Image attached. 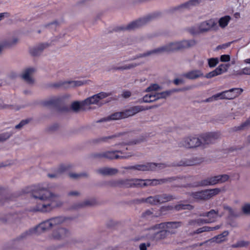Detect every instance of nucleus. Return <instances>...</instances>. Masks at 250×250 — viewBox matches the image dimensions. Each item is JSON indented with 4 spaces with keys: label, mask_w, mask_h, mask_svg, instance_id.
<instances>
[{
    "label": "nucleus",
    "mask_w": 250,
    "mask_h": 250,
    "mask_svg": "<svg viewBox=\"0 0 250 250\" xmlns=\"http://www.w3.org/2000/svg\"><path fill=\"white\" fill-rule=\"evenodd\" d=\"M201 0H189L188 1L182 3L174 8V10L182 11L184 9H189L193 6L198 5Z\"/></svg>",
    "instance_id": "a211bd4d"
},
{
    "label": "nucleus",
    "mask_w": 250,
    "mask_h": 250,
    "mask_svg": "<svg viewBox=\"0 0 250 250\" xmlns=\"http://www.w3.org/2000/svg\"><path fill=\"white\" fill-rule=\"evenodd\" d=\"M187 30L189 33L193 35L201 34L198 25L197 26H194L189 27L188 28Z\"/></svg>",
    "instance_id": "8fccbe9b"
},
{
    "label": "nucleus",
    "mask_w": 250,
    "mask_h": 250,
    "mask_svg": "<svg viewBox=\"0 0 250 250\" xmlns=\"http://www.w3.org/2000/svg\"><path fill=\"white\" fill-rule=\"evenodd\" d=\"M195 41L191 40L172 42L167 43V44L169 52H173L193 46L195 44Z\"/></svg>",
    "instance_id": "423d86ee"
},
{
    "label": "nucleus",
    "mask_w": 250,
    "mask_h": 250,
    "mask_svg": "<svg viewBox=\"0 0 250 250\" xmlns=\"http://www.w3.org/2000/svg\"><path fill=\"white\" fill-rule=\"evenodd\" d=\"M230 19V17L229 16H226L221 18L218 21L219 26L221 28H225L228 25Z\"/></svg>",
    "instance_id": "e433bc0d"
},
{
    "label": "nucleus",
    "mask_w": 250,
    "mask_h": 250,
    "mask_svg": "<svg viewBox=\"0 0 250 250\" xmlns=\"http://www.w3.org/2000/svg\"><path fill=\"white\" fill-rule=\"evenodd\" d=\"M197 158H191L189 159L182 160L178 162H173L170 165L166 164H157V166L160 169L165 168L167 167H187L194 166L198 164Z\"/></svg>",
    "instance_id": "0eeeda50"
},
{
    "label": "nucleus",
    "mask_w": 250,
    "mask_h": 250,
    "mask_svg": "<svg viewBox=\"0 0 250 250\" xmlns=\"http://www.w3.org/2000/svg\"><path fill=\"white\" fill-rule=\"evenodd\" d=\"M218 183L217 176L208 177L198 182V186H213Z\"/></svg>",
    "instance_id": "412c9836"
},
{
    "label": "nucleus",
    "mask_w": 250,
    "mask_h": 250,
    "mask_svg": "<svg viewBox=\"0 0 250 250\" xmlns=\"http://www.w3.org/2000/svg\"><path fill=\"white\" fill-rule=\"evenodd\" d=\"M11 136V133L6 132L0 134V142L8 139Z\"/></svg>",
    "instance_id": "e2e57ef3"
},
{
    "label": "nucleus",
    "mask_w": 250,
    "mask_h": 250,
    "mask_svg": "<svg viewBox=\"0 0 250 250\" xmlns=\"http://www.w3.org/2000/svg\"><path fill=\"white\" fill-rule=\"evenodd\" d=\"M211 214H209L208 215V220L209 223H212L214 222L215 221V219L217 218V216H218V210H215L214 209H211L208 212V213H211Z\"/></svg>",
    "instance_id": "4c0bfd02"
},
{
    "label": "nucleus",
    "mask_w": 250,
    "mask_h": 250,
    "mask_svg": "<svg viewBox=\"0 0 250 250\" xmlns=\"http://www.w3.org/2000/svg\"><path fill=\"white\" fill-rule=\"evenodd\" d=\"M108 185L111 187H119L120 188L119 185V179L111 180L108 182Z\"/></svg>",
    "instance_id": "69168bd1"
},
{
    "label": "nucleus",
    "mask_w": 250,
    "mask_h": 250,
    "mask_svg": "<svg viewBox=\"0 0 250 250\" xmlns=\"http://www.w3.org/2000/svg\"><path fill=\"white\" fill-rule=\"evenodd\" d=\"M218 178V183H223L227 181L229 178V175L227 174H222L217 175Z\"/></svg>",
    "instance_id": "5fc2aeb1"
},
{
    "label": "nucleus",
    "mask_w": 250,
    "mask_h": 250,
    "mask_svg": "<svg viewBox=\"0 0 250 250\" xmlns=\"http://www.w3.org/2000/svg\"><path fill=\"white\" fill-rule=\"evenodd\" d=\"M97 172L103 176H113L119 172L118 169L109 167H104L97 169Z\"/></svg>",
    "instance_id": "6ab92c4d"
},
{
    "label": "nucleus",
    "mask_w": 250,
    "mask_h": 250,
    "mask_svg": "<svg viewBox=\"0 0 250 250\" xmlns=\"http://www.w3.org/2000/svg\"><path fill=\"white\" fill-rule=\"evenodd\" d=\"M243 91V89L240 88H231L224 91V97L227 100L233 99L240 95Z\"/></svg>",
    "instance_id": "f3484780"
},
{
    "label": "nucleus",
    "mask_w": 250,
    "mask_h": 250,
    "mask_svg": "<svg viewBox=\"0 0 250 250\" xmlns=\"http://www.w3.org/2000/svg\"><path fill=\"white\" fill-rule=\"evenodd\" d=\"M70 234L69 230L64 228H60L53 231L52 237L55 240H62L68 237Z\"/></svg>",
    "instance_id": "ddd939ff"
},
{
    "label": "nucleus",
    "mask_w": 250,
    "mask_h": 250,
    "mask_svg": "<svg viewBox=\"0 0 250 250\" xmlns=\"http://www.w3.org/2000/svg\"><path fill=\"white\" fill-rule=\"evenodd\" d=\"M188 79L193 80L203 76V73L200 70H193L183 74Z\"/></svg>",
    "instance_id": "a878e982"
},
{
    "label": "nucleus",
    "mask_w": 250,
    "mask_h": 250,
    "mask_svg": "<svg viewBox=\"0 0 250 250\" xmlns=\"http://www.w3.org/2000/svg\"><path fill=\"white\" fill-rule=\"evenodd\" d=\"M172 93V91H165L162 92H160V95H161V97H162L163 99H166L169 96H170Z\"/></svg>",
    "instance_id": "774afa93"
},
{
    "label": "nucleus",
    "mask_w": 250,
    "mask_h": 250,
    "mask_svg": "<svg viewBox=\"0 0 250 250\" xmlns=\"http://www.w3.org/2000/svg\"><path fill=\"white\" fill-rule=\"evenodd\" d=\"M19 42V39L17 38H14L10 40L4 42V46L6 48H10L16 45Z\"/></svg>",
    "instance_id": "58836bf2"
},
{
    "label": "nucleus",
    "mask_w": 250,
    "mask_h": 250,
    "mask_svg": "<svg viewBox=\"0 0 250 250\" xmlns=\"http://www.w3.org/2000/svg\"><path fill=\"white\" fill-rule=\"evenodd\" d=\"M151 55H153L152 50H150L146 53L140 54L139 55H137L134 58L132 59V60H135L140 58L146 57Z\"/></svg>",
    "instance_id": "0e129e2a"
},
{
    "label": "nucleus",
    "mask_w": 250,
    "mask_h": 250,
    "mask_svg": "<svg viewBox=\"0 0 250 250\" xmlns=\"http://www.w3.org/2000/svg\"><path fill=\"white\" fill-rule=\"evenodd\" d=\"M190 178V176L185 177V176H173L171 177H168L166 178H163L159 179V183L161 184L171 183L176 180H181L184 183L187 182L188 179Z\"/></svg>",
    "instance_id": "5701e85b"
},
{
    "label": "nucleus",
    "mask_w": 250,
    "mask_h": 250,
    "mask_svg": "<svg viewBox=\"0 0 250 250\" xmlns=\"http://www.w3.org/2000/svg\"><path fill=\"white\" fill-rule=\"evenodd\" d=\"M229 234L228 231H224L222 233L212 238V241L217 243H220L226 240V237H227Z\"/></svg>",
    "instance_id": "2f4dec72"
},
{
    "label": "nucleus",
    "mask_w": 250,
    "mask_h": 250,
    "mask_svg": "<svg viewBox=\"0 0 250 250\" xmlns=\"http://www.w3.org/2000/svg\"><path fill=\"white\" fill-rule=\"evenodd\" d=\"M157 163H147L145 165H135L136 170L139 171H152L156 169Z\"/></svg>",
    "instance_id": "393cba45"
},
{
    "label": "nucleus",
    "mask_w": 250,
    "mask_h": 250,
    "mask_svg": "<svg viewBox=\"0 0 250 250\" xmlns=\"http://www.w3.org/2000/svg\"><path fill=\"white\" fill-rule=\"evenodd\" d=\"M198 137L200 147L206 148L214 144L221 137V134L218 132H211L201 134Z\"/></svg>",
    "instance_id": "7ed1b4c3"
},
{
    "label": "nucleus",
    "mask_w": 250,
    "mask_h": 250,
    "mask_svg": "<svg viewBox=\"0 0 250 250\" xmlns=\"http://www.w3.org/2000/svg\"><path fill=\"white\" fill-rule=\"evenodd\" d=\"M36 71V69L33 67H29L25 69L22 75L21 78L28 84L33 85L35 80L31 75Z\"/></svg>",
    "instance_id": "4468645a"
},
{
    "label": "nucleus",
    "mask_w": 250,
    "mask_h": 250,
    "mask_svg": "<svg viewBox=\"0 0 250 250\" xmlns=\"http://www.w3.org/2000/svg\"><path fill=\"white\" fill-rule=\"evenodd\" d=\"M85 208L83 201L76 203L71 206V208L73 209H79Z\"/></svg>",
    "instance_id": "052dcab7"
},
{
    "label": "nucleus",
    "mask_w": 250,
    "mask_h": 250,
    "mask_svg": "<svg viewBox=\"0 0 250 250\" xmlns=\"http://www.w3.org/2000/svg\"><path fill=\"white\" fill-rule=\"evenodd\" d=\"M62 102L61 98L59 97H55L51 98L48 100L42 102V104L44 106H58Z\"/></svg>",
    "instance_id": "4be33fe9"
},
{
    "label": "nucleus",
    "mask_w": 250,
    "mask_h": 250,
    "mask_svg": "<svg viewBox=\"0 0 250 250\" xmlns=\"http://www.w3.org/2000/svg\"><path fill=\"white\" fill-rule=\"evenodd\" d=\"M250 125V118L238 126H235L233 128V131H238L244 130Z\"/></svg>",
    "instance_id": "a19ab883"
},
{
    "label": "nucleus",
    "mask_w": 250,
    "mask_h": 250,
    "mask_svg": "<svg viewBox=\"0 0 250 250\" xmlns=\"http://www.w3.org/2000/svg\"><path fill=\"white\" fill-rule=\"evenodd\" d=\"M193 208V207L189 204H179L174 206V209L176 211L185 209L192 210Z\"/></svg>",
    "instance_id": "c9c22d12"
},
{
    "label": "nucleus",
    "mask_w": 250,
    "mask_h": 250,
    "mask_svg": "<svg viewBox=\"0 0 250 250\" xmlns=\"http://www.w3.org/2000/svg\"><path fill=\"white\" fill-rule=\"evenodd\" d=\"M83 202L85 208L94 207L98 205V202L94 198L84 200Z\"/></svg>",
    "instance_id": "37998d69"
},
{
    "label": "nucleus",
    "mask_w": 250,
    "mask_h": 250,
    "mask_svg": "<svg viewBox=\"0 0 250 250\" xmlns=\"http://www.w3.org/2000/svg\"><path fill=\"white\" fill-rule=\"evenodd\" d=\"M210 227L204 226L202 228H199L196 230L190 233V235L194 236L197 234H200L204 232L209 231Z\"/></svg>",
    "instance_id": "49530a36"
},
{
    "label": "nucleus",
    "mask_w": 250,
    "mask_h": 250,
    "mask_svg": "<svg viewBox=\"0 0 250 250\" xmlns=\"http://www.w3.org/2000/svg\"><path fill=\"white\" fill-rule=\"evenodd\" d=\"M104 152L93 153L90 155L92 158L97 159H104Z\"/></svg>",
    "instance_id": "680f3d73"
},
{
    "label": "nucleus",
    "mask_w": 250,
    "mask_h": 250,
    "mask_svg": "<svg viewBox=\"0 0 250 250\" xmlns=\"http://www.w3.org/2000/svg\"><path fill=\"white\" fill-rule=\"evenodd\" d=\"M160 89L159 85L156 83L151 84L145 90L146 92H149L152 91H157Z\"/></svg>",
    "instance_id": "6e6d98bb"
},
{
    "label": "nucleus",
    "mask_w": 250,
    "mask_h": 250,
    "mask_svg": "<svg viewBox=\"0 0 250 250\" xmlns=\"http://www.w3.org/2000/svg\"><path fill=\"white\" fill-rule=\"evenodd\" d=\"M117 153V152L114 153V155H113V160L128 159L133 156L131 153H128L127 155L123 156L118 155L116 154Z\"/></svg>",
    "instance_id": "603ef678"
},
{
    "label": "nucleus",
    "mask_w": 250,
    "mask_h": 250,
    "mask_svg": "<svg viewBox=\"0 0 250 250\" xmlns=\"http://www.w3.org/2000/svg\"><path fill=\"white\" fill-rule=\"evenodd\" d=\"M84 105V104H83V102L80 104L79 102L75 101L72 103L71 108L73 111L78 112L81 107Z\"/></svg>",
    "instance_id": "de8ad7c7"
},
{
    "label": "nucleus",
    "mask_w": 250,
    "mask_h": 250,
    "mask_svg": "<svg viewBox=\"0 0 250 250\" xmlns=\"http://www.w3.org/2000/svg\"><path fill=\"white\" fill-rule=\"evenodd\" d=\"M221 192L219 188L205 189L197 192L190 193V195L196 200H208Z\"/></svg>",
    "instance_id": "20e7f679"
},
{
    "label": "nucleus",
    "mask_w": 250,
    "mask_h": 250,
    "mask_svg": "<svg viewBox=\"0 0 250 250\" xmlns=\"http://www.w3.org/2000/svg\"><path fill=\"white\" fill-rule=\"evenodd\" d=\"M198 26L201 34L208 32L212 29L216 30L217 28V22L212 19L204 21L200 23Z\"/></svg>",
    "instance_id": "9b49d317"
},
{
    "label": "nucleus",
    "mask_w": 250,
    "mask_h": 250,
    "mask_svg": "<svg viewBox=\"0 0 250 250\" xmlns=\"http://www.w3.org/2000/svg\"><path fill=\"white\" fill-rule=\"evenodd\" d=\"M158 197L159 204H162L176 199L173 195L166 193L158 194Z\"/></svg>",
    "instance_id": "cd10ccee"
},
{
    "label": "nucleus",
    "mask_w": 250,
    "mask_h": 250,
    "mask_svg": "<svg viewBox=\"0 0 250 250\" xmlns=\"http://www.w3.org/2000/svg\"><path fill=\"white\" fill-rule=\"evenodd\" d=\"M198 136H188L183 138L178 143V146L188 149L200 147Z\"/></svg>",
    "instance_id": "39448f33"
},
{
    "label": "nucleus",
    "mask_w": 250,
    "mask_h": 250,
    "mask_svg": "<svg viewBox=\"0 0 250 250\" xmlns=\"http://www.w3.org/2000/svg\"><path fill=\"white\" fill-rule=\"evenodd\" d=\"M137 178L132 179H120L119 185L121 188H136V186L139 185L137 182Z\"/></svg>",
    "instance_id": "2eb2a0df"
},
{
    "label": "nucleus",
    "mask_w": 250,
    "mask_h": 250,
    "mask_svg": "<svg viewBox=\"0 0 250 250\" xmlns=\"http://www.w3.org/2000/svg\"><path fill=\"white\" fill-rule=\"evenodd\" d=\"M174 210V206H165L161 208H160V211L161 212L167 211H171Z\"/></svg>",
    "instance_id": "338daca9"
},
{
    "label": "nucleus",
    "mask_w": 250,
    "mask_h": 250,
    "mask_svg": "<svg viewBox=\"0 0 250 250\" xmlns=\"http://www.w3.org/2000/svg\"><path fill=\"white\" fill-rule=\"evenodd\" d=\"M182 225V222L180 221H171L157 224L148 229L149 230H159L164 229L166 230H174L180 227Z\"/></svg>",
    "instance_id": "1a4fd4ad"
},
{
    "label": "nucleus",
    "mask_w": 250,
    "mask_h": 250,
    "mask_svg": "<svg viewBox=\"0 0 250 250\" xmlns=\"http://www.w3.org/2000/svg\"><path fill=\"white\" fill-rule=\"evenodd\" d=\"M125 134V132L119 133L108 136H103L93 140V143L94 144H100L108 142L110 139H113L117 137H119Z\"/></svg>",
    "instance_id": "b1692460"
},
{
    "label": "nucleus",
    "mask_w": 250,
    "mask_h": 250,
    "mask_svg": "<svg viewBox=\"0 0 250 250\" xmlns=\"http://www.w3.org/2000/svg\"><path fill=\"white\" fill-rule=\"evenodd\" d=\"M114 152H118L121 154L124 153L121 150H115L111 151H104V159H105L108 160H113V155Z\"/></svg>",
    "instance_id": "72a5a7b5"
},
{
    "label": "nucleus",
    "mask_w": 250,
    "mask_h": 250,
    "mask_svg": "<svg viewBox=\"0 0 250 250\" xmlns=\"http://www.w3.org/2000/svg\"><path fill=\"white\" fill-rule=\"evenodd\" d=\"M161 215V213H154L152 210L147 209L142 213V217L146 219H149V218H157Z\"/></svg>",
    "instance_id": "7c9ffc66"
},
{
    "label": "nucleus",
    "mask_w": 250,
    "mask_h": 250,
    "mask_svg": "<svg viewBox=\"0 0 250 250\" xmlns=\"http://www.w3.org/2000/svg\"><path fill=\"white\" fill-rule=\"evenodd\" d=\"M242 210L243 213L247 215H250V204L247 203L244 205L242 207Z\"/></svg>",
    "instance_id": "bf43d9fd"
},
{
    "label": "nucleus",
    "mask_w": 250,
    "mask_h": 250,
    "mask_svg": "<svg viewBox=\"0 0 250 250\" xmlns=\"http://www.w3.org/2000/svg\"><path fill=\"white\" fill-rule=\"evenodd\" d=\"M50 46L48 43H41L36 46L31 48L29 53L32 56H38L40 55L43 50Z\"/></svg>",
    "instance_id": "dca6fc26"
},
{
    "label": "nucleus",
    "mask_w": 250,
    "mask_h": 250,
    "mask_svg": "<svg viewBox=\"0 0 250 250\" xmlns=\"http://www.w3.org/2000/svg\"><path fill=\"white\" fill-rule=\"evenodd\" d=\"M67 86H65V88H68L69 87H76L82 85L84 84V83L80 81H69L65 82Z\"/></svg>",
    "instance_id": "c03bdc74"
},
{
    "label": "nucleus",
    "mask_w": 250,
    "mask_h": 250,
    "mask_svg": "<svg viewBox=\"0 0 250 250\" xmlns=\"http://www.w3.org/2000/svg\"><path fill=\"white\" fill-rule=\"evenodd\" d=\"M71 166L70 165H61L59 167L57 168L56 171L60 175V176L62 174L64 171L67 170L69 168H70Z\"/></svg>",
    "instance_id": "3c124183"
},
{
    "label": "nucleus",
    "mask_w": 250,
    "mask_h": 250,
    "mask_svg": "<svg viewBox=\"0 0 250 250\" xmlns=\"http://www.w3.org/2000/svg\"><path fill=\"white\" fill-rule=\"evenodd\" d=\"M111 95V93H106L104 92H100L86 99L83 102V104L89 105L92 104H97L100 100L104 99Z\"/></svg>",
    "instance_id": "9d476101"
},
{
    "label": "nucleus",
    "mask_w": 250,
    "mask_h": 250,
    "mask_svg": "<svg viewBox=\"0 0 250 250\" xmlns=\"http://www.w3.org/2000/svg\"><path fill=\"white\" fill-rule=\"evenodd\" d=\"M140 202H146L151 205L159 204L158 194L154 196H149L146 198H143L140 200Z\"/></svg>",
    "instance_id": "c756f323"
},
{
    "label": "nucleus",
    "mask_w": 250,
    "mask_h": 250,
    "mask_svg": "<svg viewBox=\"0 0 250 250\" xmlns=\"http://www.w3.org/2000/svg\"><path fill=\"white\" fill-rule=\"evenodd\" d=\"M40 233H41L40 232L39 229H37V226L35 228H34L32 229H30L28 230H27V231L24 232L23 233H22L19 236V239H24V238L27 237L28 236H29L30 235H31L32 234H39Z\"/></svg>",
    "instance_id": "c85d7f7f"
},
{
    "label": "nucleus",
    "mask_w": 250,
    "mask_h": 250,
    "mask_svg": "<svg viewBox=\"0 0 250 250\" xmlns=\"http://www.w3.org/2000/svg\"><path fill=\"white\" fill-rule=\"evenodd\" d=\"M143 102L145 103H152L156 101L155 94H147L144 96Z\"/></svg>",
    "instance_id": "09e8293b"
},
{
    "label": "nucleus",
    "mask_w": 250,
    "mask_h": 250,
    "mask_svg": "<svg viewBox=\"0 0 250 250\" xmlns=\"http://www.w3.org/2000/svg\"><path fill=\"white\" fill-rule=\"evenodd\" d=\"M125 119L123 111L114 113L107 118H103V119H102L98 121L97 122L100 123V122H103L111 120H120V119Z\"/></svg>",
    "instance_id": "bb28decb"
},
{
    "label": "nucleus",
    "mask_w": 250,
    "mask_h": 250,
    "mask_svg": "<svg viewBox=\"0 0 250 250\" xmlns=\"http://www.w3.org/2000/svg\"><path fill=\"white\" fill-rule=\"evenodd\" d=\"M139 63H130L128 64H125L123 66H119V67H114L113 68V70H127V69H132L137 66L139 65Z\"/></svg>",
    "instance_id": "f704fd0d"
},
{
    "label": "nucleus",
    "mask_w": 250,
    "mask_h": 250,
    "mask_svg": "<svg viewBox=\"0 0 250 250\" xmlns=\"http://www.w3.org/2000/svg\"><path fill=\"white\" fill-rule=\"evenodd\" d=\"M223 208L225 210L229 212V217H237L239 216L236 210L230 207L227 205H224Z\"/></svg>",
    "instance_id": "79ce46f5"
},
{
    "label": "nucleus",
    "mask_w": 250,
    "mask_h": 250,
    "mask_svg": "<svg viewBox=\"0 0 250 250\" xmlns=\"http://www.w3.org/2000/svg\"><path fill=\"white\" fill-rule=\"evenodd\" d=\"M30 121L31 120L29 119L22 120L18 125L15 126V128L17 129H21L23 126L28 124Z\"/></svg>",
    "instance_id": "13d9d810"
},
{
    "label": "nucleus",
    "mask_w": 250,
    "mask_h": 250,
    "mask_svg": "<svg viewBox=\"0 0 250 250\" xmlns=\"http://www.w3.org/2000/svg\"><path fill=\"white\" fill-rule=\"evenodd\" d=\"M64 221L65 218L62 216L54 217L40 223L37 225V229L42 233L62 224Z\"/></svg>",
    "instance_id": "f03ea898"
},
{
    "label": "nucleus",
    "mask_w": 250,
    "mask_h": 250,
    "mask_svg": "<svg viewBox=\"0 0 250 250\" xmlns=\"http://www.w3.org/2000/svg\"><path fill=\"white\" fill-rule=\"evenodd\" d=\"M32 195L36 199L43 201H49L47 204H42L38 206L34 211L42 212L51 211L56 207H61L63 203L60 200V196L58 194L54 193L47 188H36L32 192Z\"/></svg>",
    "instance_id": "f257e3e1"
},
{
    "label": "nucleus",
    "mask_w": 250,
    "mask_h": 250,
    "mask_svg": "<svg viewBox=\"0 0 250 250\" xmlns=\"http://www.w3.org/2000/svg\"><path fill=\"white\" fill-rule=\"evenodd\" d=\"M143 106L137 105L130 107L128 109L123 111L125 118L132 116L138 112L143 111Z\"/></svg>",
    "instance_id": "aec40b11"
},
{
    "label": "nucleus",
    "mask_w": 250,
    "mask_h": 250,
    "mask_svg": "<svg viewBox=\"0 0 250 250\" xmlns=\"http://www.w3.org/2000/svg\"><path fill=\"white\" fill-rule=\"evenodd\" d=\"M154 18V16L153 15H149L146 16V17L143 18L142 19H139L135 21H134L129 24L127 25L126 27H119L117 28V30H134L136 28H138L150 21Z\"/></svg>",
    "instance_id": "6e6552de"
},
{
    "label": "nucleus",
    "mask_w": 250,
    "mask_h": 250,
    "mask_svg": "<svg viewBox=\"0 0 250 250\" xmlns=\"http://www.w3.org/2000/svg\"><path fill=\"white\" fill-rule=\"evenodd\" d=\"M137 180H139V182H137L139 185L136 186V188L146 187L148 185H152V184H153L152 180L149 179L144 180L141 179H137Z\"/></svg>",
    "instance_id": "ea45409f"
},
{
    "label": "nucleus",
    "mask_w": 250,
    "mask_h": 250,
    "mask_svg": "<svg viewBox=\"0 0 250 250\" xmlns=\"http://www.w3.org/2000/svg\"><path fill=\"white\" fill-rule=\"evenodd\" d=\"M161 230L154 233L151 237L153 240L160 241L167 238L168 235H174L177 233V231L174 230H166L161 229Z\"/></svg>",
    "instance_id": "f8f14e48"
},
{
    "label": "nucleus",
    "mask_w": 250,
    "mask_h": 250,
    "mask_svg": "<svg viewBox=\"0 0 250 250\" xmlns=\"http://www.w3.org/2000/svg\"><path fill=\"white\" fill-rule=\"evenodd\" d=\"M141 142V140H134V141H129V142H127V143H125V142L120 143L119 144H116L115 146H125V145L130 146V145H136V144H139Z\"/></svg>",
    "instance_id": "4d7b16f0"
},
{
    "label": "nucleus",
    "mask_w": 250,
    "mask_h": 250,
    "mask_svg": "<svg viewBox=\"0 0 250 250\" xmlns=\"http://www.w3.org/2000/svg\"><path fill=\"white\" fill-rule=\"evenodd\" d=\"M208 61V66L210 67H214L219 63V60L217 58H210Z\"/></svg>",
    "instance_id": "864d4df0"
},
{
    "label": "nucleus",
    "mask_w": 250,
    "mask_h": 250,
    "mask_svg": "<svg viewBox=\"0 0 250 250\" xmlns=\"http://www.w3.org/2000/svg\"><path fill=\"white\" fill-rule=\"evenodd\" d=\"M249 242L244 240H241L237 242L236 243L232 245L231 247L233 248L247 247L249 246Z\"/></svg>",
    "instance_id": "a18cd8bd"
},
{
    "label": "nucleus",
    "mask_w": 250,
    "mask_h": 250,
    "mask_svg": "<svg viewBox=\"0 0 250 250\" xmlns=\"http://www.w3.org/2000/svg\"><path fill=\"white\" fill-rule=\"evenodd\" d=\"M152 52L153 54H161L164 53H170L167 44L152 50Z\"/></svg>",
    "instance_id": "473e14b6"
}]
</instances>
